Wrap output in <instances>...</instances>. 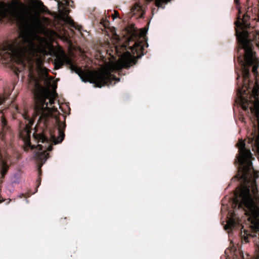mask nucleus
Masks as SVG:
<instances>
[{
    "label": "nucleus",
    "mask_w": 259,
    "mask_h": 259,
    "mask_svg": "<svg viewBox=\"0 0 259 259\" xmlns=\"http://www.w3.org/2000/svg\"><path fill=\"white\" fill-rule=\"evenodd\" d=\"M21 5L17 1H0V22L16 23L20 30L17 38L0 46V61L3 64L15 62L20 66V71L27 67L30 71L29 88L33 92L35 106H52L56 93L50 88L55 89V83L41 67L47 41L39 33H44L50 39L58 34L46 29L38 16L26 13Z\"/></svg>",
    "instance_id": "1"
},
{
    "label": "nucleus",
    "mask_w": 259,
    "mask_h": 259,
    "mask_svg": "<svg viewBox=\"0 0 259 259\" xmlns=\"http://www.w3.org/2000/svg\"><path fill=\"white\" fill-rule=\"evenodd\" d=\"M132 54L129 52L123 53L116 62H110L107 63L102 69L96 70H82L72 63L70 58L63 51L57 53L54 61L55 68L59 69L63 65H69L72 71L77 74L83 82H90L101 88L105 85H109L112 81H119L112 73L118 71L122 68H127L133 64H135L136 59L140 58L143 54L144 47L141 42H136L131 47Z\"/></svg>",
    "instance_id": "2"
},
{
    "label": "nucleus",
    "mask_w": 259,
    "mask_h": 259,
    "mask_svg": "<svg viewBox=\"0 0 259 259\" xmlns=\"http://www.w3.org/2000/svg\"><path fill=\"white\" fill-rule=\"evenodd\" d=\"M56 121L58 124V128L56 129V133H51V139L49 140L42 134L34 135V138L37 141V148L39 150L35 154V157L40 163L41 166L45 161L48 159L49 153L47 151H51L52 146L51 143L54 144H57L61 143L64 139L65 134L64 133V128H65V123L59 121L56 119Z\"/></svg>",
    "instance_id": "3"
},
{
    "label": "nucleus",
    "mask_w": 259,
    "mask_h": 259,
    "mask_svg": "<svg viewBox=\"0 0 259 259\" xmlns=\"http://www.w3.org/2000/svg\"><path fill=\"white\" fill-rule=\"evenodd\" d=\"M250 102L253 104L252 107H250L252 113L255 116L258 123V135L255 138L253 150L259 154V85L255 82L252 90L250 97Z\"/></svg>",
    "instance_id": "4"
},
{
    "label": "nucleus",
    "mask_w": 259,
    "mask_h": 259,
    "mask_svg": "<svg viewBox=\"0 0 259 259\" xmlns=\"http://www.w3.org/2000/svg\"><path fill=\"white\" fill-rule=\"evenodd\" d=\"M152 0H135V4L131 9V12L138 17H142L145 13L147 5ZM171 0H155V6L158 8H164L163 5L167 4Z\"/></svg>",
    "instance_id": "5"
},
{
    "label": "nucleus",
    "mask_w": 259,
    "mask_h": 259,
    "mask_svg": "<svg viewBox=\"0 0 259 259\" xmlns=\"http://www.w3.org/2000/svg\"><path fill=\"white\" fill-rule=\"evenodd\" d=\"M247 32L243 31L239 34L238 40L245 51L246 62L251 64L255 60V53L252 51L250 42L247 40Z\"/></svg>",
    "instance_id": "6"
},
{
    "label": "nucleus",
    "mask_w": 259,
    "mask_h": 259,
    "mask_svg": "<svg viewBox=\"0 0 259 259\" xmlns=\"http://www.w3.org/2000/svg\"><path fill=\"white\" fill-rule=\"evenodd\" d=\"M73 2L70 0H60L58 1V5L60 9L62 7V10H60V13L63 15V19L64 21L68 24L70 29L72 30V28L77 29L80 31L81 26L77 25L69 17L67 16L69 11L66 10L65 6H72Z\"/></svg>",
    "instance_id": "7"
},
{
    "label": "nucleus",
    "mask_w": 259,
    "mask_h": 259,
    "mask_svg": "<svg viewBox=\"0 0 259 259\" xmlns=\"http://www.w3.org/2000/svg\"><path fill=\"white\" fill-rule=\"evenodd\" d=\"M244 61H245V63H246V64L249 65V66H250L251 65H253L252 69V72L254 74L257 73V68L258 67V60H257V58L256 57V56H255V60L254 61H253V62L251 64L247 63L246 62L245 58H244Z\"/></svg>",
    "instance_id": "8"
},
{
    "label": "nucleus",
    "mask_w": 259,
    "mask_h": 259,
    "mask_svg": "<svg viewBox=\"0 0 259 259\" xmlns=\"http://www.w3.org/2000/svg\"><path fill=\"white\" fill-rule=\"evenodd\" d=\"M8 168V166L6 163L4 161H2V170H1V175L2 177H4L6 174Z\"/></svg>",
    "instance_id": "9"
},
{
    "label": "nucleus",
    "mask_w": 259,
    "mask_h": 259,
    "mask_svg": "<svg viewBox=\"0 0 259 259\" xmlns=\"http://www.w3.org/2000/svg\"><path fill=\"white\" fill-rule=\"evenodd\" d=\"M249 65H247L245 62L243 69V74L244 78H247L248 77L249 71Z\"/></svg>",
    "instance_id": "10"
},
{
    "label": "nucleus",
    "mask_w": 259,
    "mask_h": 259,
    "mask_svg": "<svg viewBox=\"0 0 259 259\" xmlns=\"http://www.w3.org/2000/svg\"><path fill=\"white\" fill-rule=\"evenodd\" d=\"M33 3L34 5L38 9H42V7H44V5L40 1L34 0Z\"/></svg>",
    "instance_id": "11"
},
{
    "label": "nucleus",
    "mask_w": 259,
    "mask_h": 259,
    "mask_svg": "<svg viewBox=\"0 0 259 259\" xmlns=\"http://www.w3.org/2000/svg\"><path fill=\"white\" fill-rule=\"evenodd\" d=\"M234 225V221L232 219H229L227 222V225L225 226V229L231 228Z\"/></svg>",
    "instance_id": "12"
},
{
    "label": "nucleus",
    "mask_w": 259,
    "mask_h": 259,
    "mask_svg": "<svg viewBox=\"0 0 259 259\" xmlns=\"http://www.w3.org/2000/svg\"><path fill=\"white\" fill-rule=\"evenodd\" d=\"M6 100V98L4 95L0 96V105L2 104L4 102H5Z\"/></svg>",
    "instance_id": "13"
},
{
    "label": "nucleus",
    "mask_w": 259,
    "mask_h": 259,
    "mask_svg": "<svg viewBox=\"0 0 259 259\" xmlns=\"http://www.w3.org/2000/svg\"><path fill=\"white\" fill-rule=\"evenodd\" d=\"M119 16V14L117 11H114V14H112V17L113 20Z\"/></svg>",
    "instance_id": "14"
},
{
    "label": "nucleus",
    "mask_w": 259,
    "mask_h": 259,
    "mask_svg": "<svg viewBox=\"0 0 259 259\" xmlns=\"http://www.w3.org/2000/svg\"><path fill=\"white\" fill-rule=\"evenodd\" d=\"M2 122L3 124V125H6V121L5 119H4V118L2 119Z\"/></svg>",
    "instance_id": "15"
},
{
    "label": "nucleus",
    "mask_w": 259,
    "mask_h": 259,
    "mask_svg": "<svg viewBox=\"0 0 259 259\" xmlns=\"http://www.w3.org/2000/svg\"><path fill=\"white\" fill-rule=\"evenodd\" d=\"M234 1L236 4H238L239 2V0H234Z\"/></svg>",
    "instance_id": "16"
},
{
    "label": "nucleus",
    "mask_w": 259,
    "mask_h": 259,
    "mask_svg": "<svg viewBox=\"0 0 259 259\" xmlns=\"http://www.w3.org/2000/svg\"><path fill=\"white\" fill-rule=\"evenodd\" d=\"M243 108L245 110H246V109H247V108H246L245 106H244V105H243Z\"/></svg>",
    "instance_id": "17"
},
{
    "label": "nucleus",
    "mask_w": 259,
    "mask_h": 259,
    "mask_svg": "<svg viewBox=\"0 0 259 259\" xmlns=\"http://www.w3.org/2000/svg\"><path fill=\"white\" fill-rule=\"evenodd\" d=\"M154 9H153V10H152V13H154Z\"/></svg>",
    "instance_id": "18"
},
{
    "label": "nucleus",
    "mask_w": 259,
    "mask_h": 259,
    "mask_svg": "<svg viewBox=\"0 0 259 259\" xmlns=\"http://www.w3.org/2000/svg\"><path fill=\"white\" fill-rule=\"evenodd\" d=\"M64 36H66V33L65 32H64Z\"/></svg>",
    "instance_id": "19"
}]
</instances>
